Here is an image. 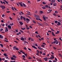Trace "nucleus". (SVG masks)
Segmentation results:
<instances>
[{"label": "nucleus", "instance_id": "1", "mask_svg": "<svg viewBox=\"0 0 62 62\" xmlns=\"http://www.w3.org/2000/svg\"><path fill=\"white\" fill-rule=\"evenodd\" d=\"M59 42L58 41H57V40H56L55 41H54L52 43V44H58V43Z\"/></svg>", "mask_w": 62, "mask_h": 62}, {"label": "nucleus", "instance_id": "2", "mask_svg": "<svg viewBox=\"0 0 62 62\" xmlns=\"http://www.w3.org/2000/svg\"><path fill=\"white\" fill-rule=\"evenodd\" d=\"M13 49L14 50H19V48H17L16 46H14Z\"/></svg>", "mask_w": 62, "mask_h": 62}, {"label": "nucleus", "instance_id": "3", "mask_svg": "<svg viewBox=\"0 0 62 62\" xmlns=\"http://www.w3.org/2000/svg\"><path fill=\"white\" fill-rule=\"evenodd\" d=\"M45 18H46V19H48V17H46L45 16H43V19H44V20L45 21H46V19H45Z\"/></svg>", "mask_w": 62, "mask_h": 62}, {"label": "nucleus", "instance_id": "4", "mask_svg": "<svg viewBox=\"0 0 62 62\" xmlns=\"http://www.w3.org/2000/svg\"><path fill=\"white\" fill-rule=\"evenodd\" d=\"M34 16L35 18H38V19H40V17L39 16L37 15H35Z\"/></svg>", "mask_w": 62, "mask_h": 62}, {"label": "nucleus", "instance_id": "5", "mask_svg": "<svg viewBox=\"0 0 62 62\" xmlns=\"http://www.w3.org/2000/svg\"><path fill=\"white\" fill-rule=\"evenodd\" d=\"M0 7L2 9H5V6L3 5H1L0 6Z\"/></svg>", "mask_w": 62, "mask_h": 62}, {"label": "nucleus", "instance_id": "6", "mask_svg": "<svg viewBox=\"0 0 62 62\" xmlns=\"http://www.w3.org/2000/svg\"><path fill=\"white\" fill-rule=\"evenodd\" d=\"M8 31V29L7 27H5V32H7Z\"/></svg>", "mask_w": 62, "mask_h": 62}, {"label": "nucleus", "instance_id": "7", "mask_svg": "<svg viewBox=\"0 0 62 62\" xmlns=\"http://www.w3.org/2000/svg\"><path fill=\"white\" fill-rule=\"evenodd\" d=\"M18 4H19V5H20L22 7H23V5L22 4V3H23V2H18Z\"/></svg>", "mask_w": 62, "mask_h": 62}, {"label": "nucleus", "instance_id": "8", "mask_svg": "<svg viewBox=\"0 0 62 62\" xmlns=\"http://www.w3.org/2000/svg\"><path fill=\"white\" fill-rule=\"evenodd\" d=\"M43 59L45 61H47V59H48L47 57H46L45 58H43Z\"/></svg>", "mask_w": 62, "mask_h": 62}, {"label": "nucleus", "instance_id": "9", "mask_svg": "<svg viewBox=\"0 0 62 62\" xmlns=\"http://www.w3.org/2000/svg\"><path fill=\"white\" fill-rule=\"evenodd\" d=\"M39 47H38V48L39 49H40V50H41V51H42V50H43V48H41V47L40 46H39Z\"/></svg>", "mask_w": 62, "mask_h": 62}, {"label": "nucleus", "instance_id": "10", "mask_svg": "<svg viewBox=\"0 0 62 62\" xmlns=\"http://www.w3.org/2000/svg\"><path fill=\"white\" fill-rule=\"evenodd\" d=\"M8 27L9 29H11V26L10 25H8Z\"/></svg>", "mask_w": 62, "mask_h": 62}, {"label": "nucleus", "instance_id": "11", "mask_svg": "<svg viewBox=\"0 0 62 62\" xmlns=\"http://www.w3.org/2000/svg\"><path fill=\"white\" fill-rule=\"evenodd\" d=\"M48 13H50V12H51V11H52V10L49 9L48 10Z\"/></svg>", "mask_w": 62, "mask_h": 62}, {"label": "nucleus", "instance_id": "12", "mask_svg": "<svg viewBox=\"0 0 62 62\" xmlns=\"http://www.w3.org/2000/svg\"><path fill=\"white\" fill-rule=\"evenodd\" d=\"M21 40L23 41H24V39L23 37H21Z\"/></svg>", "mask_w": 62, "mask_h": 62}, {"label": "nucleus", "instance_id": "13", "mask_svg": "<svg viewBox=\"0 0 62 62\" xmlns=\"http://www.w3.org/2000/svg\"><path fill=\"white\" fill-rule=\"evenodd\" d=\"M32 47H33V48H34V49H37V48L35 46H32Z\"/></svg>", "mask_w": 62, "mask_h": 62}, {"label": "nucleus", "instance_id": "14", "mask_svg": "<svg viewBox=\"0 0 62 62\" xmlns=\"http://www.w3.org/2000/svg\"><path fill=\"white\" fill-rule=\"evenodd\" d=\"M36 20H39L40 21H41V22H42V20L40 19V18L38 19L37 18H36Z\"/></svg>", "mask_w": 62, "mask_h": 62}, {"label": "nucleus", "instance_id": "15", "mask_svg": "<svg viewBox=\"0 0 62 62\" xmlns=\"http://www.w3.org/2000/svg\"><path fill=\"white\" fill-rule=\"evenodd\" d=\"M9 25H11V26H13V25H14V23H10L9 24Z\"/></svg>", "mask_w": 62, "mask_h": 62}, {"label": "nucleus", "instance_id": "16", "mask_svg": "<svg viewBox=\"0 0 62 62\" xmlns=\"http://www.w3.org/2000/svg\"><path fill=\"white\" fill-rule=\"evenodd\" d=\"M57 25H61V23H60V22H58V23L57 24Z\"/></svg>", "mask_w": 62, "mask_h": 62}, {"label": "nucleus", "instance_id": "17", "mask_svg": "<svg viewBox=\"0 0 62 62\" xmlns=\"http://www.w3.org/2000/svg\"><path fill=\"white\" fill-rule=\"evenodd\" d=\"M11 60H15V59L13 57H12L11 58Z\"/></svg>", "mask_w": 62, "mask_h": 62}, {"label": "nucleus", "instance_id": "18", "mask_svg": "<svg viewBox=\"0 0 62 62\" xmlns=\"http://www.w3.org/2000/svg\"><path fill=\"white\" fill-rule=\"evenodd\" d=\"M47 3L46 2H43V5H46L47 4Z\"/></svg>", "mask_w": 62, "mask_h": 62}, {"label": "nucleus", "instance_id": "19", "mask_svg": "<svg viewBox=\"0 0 62 62\" xmlns=\"http://www.w3.org/2000/svg\"><path fill=\"white\" fill-rule=\"evenodd\" d=\"M19 23H20V25H23V23H22V22H19Z\"/></svg>", "mask_w": 62, "mask_h": 62}, {"label": "nucleus", "instance_id": "20", "mask_svg": "<svg viewBox=\"0 0 62 62\" xmlns=\"http://www.w3.org/2000/svg\"><path fill=\"white\" fill-rule=\"evenodd\" d=\"M12 56L15 58H17V57H16V56L15 55H13Z\"/></svg>", "mask_w": 62, "mask_h": 62}, {"label": "nucleus", "instance_id": "21", "mask_svg": "<svg viewBox=\"0 0 62 62\" xmlns=\"http://www.w3.org/2000/svg\"><path fill=\"white\" fill-rule=\"evenodd\" d=\"M4 55L5 56H8V55H7V54L5 53L4 54Z\"/></svg>", "mask_w": 62, "mask_h": 62}, {"label": "nucleus", "instance_id": "22", "mask_svg": "<svg viewBox=\"0 0 62 62\" xmlns=\"http://www.w3.org/2000/svg\"><path fill=\"white\" fill-rule=\"evenodd\" d=\"M42 8L43 9H46V7L45 6H43L42 7Z\"/></svg>", "mask_w": 62, "mask_h": 62}, {"label": "nucleus", "instance_id": "23", "mask_svg": "<svg viewBox=\"0 0 62 62\" xmlns=\"http://www.w3.org/2000/svg\"><path fill=\"white\" fill-rule=\"evenodd\" d=\"M0 38L1 39H3V37L2 35H0Z\"/></svg>", "mask_w": 62, "mask_h": 62}, {"label": "nucleus", "instance_id": "24", "mask_svg": "<svg viewBox=\"0 0 62 62\" xmlns=\"http://www.w3.org/2000/svg\"><path fill=\"white\" fill-rule=\"evenodd\" d=\"M59 32H60V31H57V32L56 33H55V34H58L59 33Z\"/></svg>", "mask_w": 62, "mask_h": 62}, {"label": "nucleus", "instance_id": "25", "mask_svg": "<svg viewBox=\"0 0 62 62\" xmlns=\"http://www.w3.org/2000/svg\"><path fill=\"white\" fill-rule=\"evenodd\" d=\"M24 42L25 43H27V44H28V42H27L26 41H24Z\"/></svg>", "mask_w": 62, "mask_h": 62}, {"label": "nucleus", "instance_id": "26", "mask_svg": "<svg viewBox=\"0 0 62 62\" xmlns=\"http://www.w3.org/2000/svg\"><path fill=\"white\" fill-rule=\"evenodd\" d=\"M52 34L53 36H55V34H54V32H52Z\"/></svg>", "mask_w": 62, "mask_h": 62}, {"label": "nucleus", "instance_id": "27", "mask_svg": "<svg viewBox=\"0 0 62 62\" xmlns=\"http://www.w3.org/2000/svg\"><path fill=\"white\" fill-rule=\"evenodd\" d=\"M56 6V3H54L53 4V6Z\"/></svg>", "mask_w": 62, "mask_h": 62}, {"label": "nucleus", "instance_id": "28", "mask_svg": "<svg viewBox=\"0 0 62 62\" xmlns=\"http://www.w3.org/2000/svg\"><path fill=\"white\" fill-rule=\"evenodd\" d=\"M51 2H52V3H54L55 2V0H52L51 1Z\"/></svg>", "mask_w": 62, "mask_h": 62}, {"label": "nucleus", "instance_id": "29", "mask_svg": "<svg viewBox=\"0 0 62 62\" xmlns=\"http://www.w3.org/2000/svg\"><path fill=\"white\" fill-rule=\"evenodd\" d=\"M21 29H22V30H25V29H26V28H21Z\"/></svg>", "mask_w": 62, "mask_h": 62}, {"label": "nucleus", "instance_id": "30", "mask_svg": "<svg viewBox=\"0 0 62 62\" xmlns=\"http://www.w3.org/2000/svg\"><path fill=\"white\" fill-rule=\"evenodd\" d=\"M37 24L40 25V26H42V25L40 23H38Z\"/></svg>", "mask_w": 62, "mask_h": 62}, {"label": "nucleus", "instance_id": "31", "mask_svg": "<svg viewBox=\"0 0 62 62\" xmlns=\"http://www.w3.org/2000/svg\"><path fill=\"white\" fill-rule=\"evenodd\" d=\"M0 45L1 47H3V45L1 44H0Z\"/></svg>", "mask_w": 62, "mask_h": 62}, {"label": "nucleus", "instance_id": "32", "mask_svg": "<svg viewBox=\"0 0 62 62\" xmlns=\"http://www.w3.org/2000/svg\"><path fill=\"white\" fill-rule=\"evenodd\" d=\"M26 20L27 21H30V19L28 18H26Z\"/></svg>", "mask_w": 62, "mask_h": 62}, {"label": "nucleus", "instance_id": "33", "mask_svg": "<svg viewBox=\"0 0 62 62\" xmlns=\"http://www.w3.org/2000/svg\"><path fill=\"white\" fill-rule=\"evenodd\" d=\"M23 5L24 7H26V5L24 3H23Z\"/></svg>", "mask_w": 62, "mask_h": 62}, {"label": "nucleus", "instance_id": "34", "mask_svg": "<svg viewBox=\"0 0 62 62\" xmlns=\"http://www.w3.org/2000/svg\"><path fill=\"white\" fill-rule=\"evenodd\" d=\"M32 21L33 23H35V24L36 23V21H35L34 20H33Z\"/></svg>", "mask_w": 62, "mask_h": 62}, {"label": "nucleus", "instance_id": "35", "mask_svg": "<svg viewBox=\"0 0 62 62\" xmlns=\"http://www.w3.org/2000/svg\"><path fill=\"white\" fill-rule=\"evenodd\" d=\"M23 18L25 21V20H26V18L25 17H23Z\"/></svg>", "mask_w": 62, "mask_h": 62}, {"label": "nucleus", "instance_id": "36", "mask_svg": "<svg viewBox=\"0 0 62 62\" xmlns=\"http://www.w3.org/2000/svg\"><path fill=\"white\" fill-rule=\"evenodd\" d=\"M31 41H34V39H33L32 38H31Z\"/></svg>", "mask_w": 62, "mask_h": 62}, {"label": "nucleus", "instance_id": "37", "mask_svg": "<svg viewBox=\"0 0 62 62\" xmlns=\"http://www.w3.org/2000/svg\"><path fill=\"white\" fill-rule=\"evenodd\" d=\"M43 55L44 56L45 55H46V53H43Z\"/></svg>", "mask_w": 62, "mask_h": 62}, {"label": "nucleus", "instance_id": "38", "mask_svg": "<svg viewBox=\"0 0 62 62\" xmlns=\"http://www.w3.org/2000/svg\"><path fill=\"white\" fill-rule=\"evenodd\" d=\"M22 57H23V58H25V56L24 55H22Z\"/></svg>", "mask_w": 62, "mask_h": 62}, {"label": "nucleus", "instance_id": "39", "mask_svg": "<svg viewBox=\"0 0 62 62\" xmlns=\"http://www.w3.org/2000/svg\"><path fill=\"white\" fill-rule=\"evenodd\" d=\"M40 12L41 14H42V13H43V11H40Z\"/></svg>", "mask_w": 62, "mask_h": 62}, {"label": "nucleus", "instance_id": "40", "mask_svg": "<svg viewBox=\"0 0 62 62\" xmlns=\"http://www.w3.org/2000/svg\"><path fill=\"white\" fill-rule=\"evenodd\" d=\"M51 56L54 59V55H51Z\"/></svg>", "mask_w": 62, "mask_h": 62}, {"label": "nucleus", "instance_id": "41", "mask_svg": "<svg viewBox=\"0 0 62 62\" xmlns=\"http://www.w3.org/2000/svg\"><path fill=\"white\" fill-rule=\"evenodd\" d=\"M54 23H58V22L57 21H55L54 22Z\"/></svg>", "mask_w": 62, "mask_h": 62}, {"label": "nucleus", "instance_id": "42", "mask_svg": "<svg viewBox=\"0 0 62 62\" xmlns=\"http://www.w3.org/2000/svg\"><path fill=\"white\" fill-rule=\"evenodd\" d=\"M54 12L55 13H56V14L58 13V12L57 11H55Z\"/></svg>", "mask_w": 62, "mask_h": 62}, {"label": "nucleus", "instance_id": "43", "mask_svg": "<svg viewBox=\"0 0 62 62\" xmlns=\"http://www.w3.org/2000/svg\"><path fill=\"white\" fill-rule=\"evenodd\" d=\"M2 30H3V29L2 28H1L0 29V31H1H1H2Z\"/></svg>", "mask_w": 62, "mask_h": 62}, {"label": "nucleus", "instance_id": "44", "mask_svg": "<svg viewBox=\"0 0 62 62\" xmlns=\"http://www.w3.org/2000/svg\"><path fill=\"white\" fill-rule=\"evenodd\" d=\"M5 58L6 59H9V58H8V57H5Z\"/></svg>", "mask_w": 62, "mask_h": 62}, {"label": "nucleus", "instance_id": "45", "mask_svg": "<svg viewBox=\"0 0 62 62\" xmlns=\"http://www.w3.org/2000/svg\"><path fill=\"white\" fill-rule=\"evenodd\" d=\"M41 47H45V46L44 45H41Z\"/></svg>", "mask_w": 62, "mask_h": 62}, {"label": "nucleus", "instance_id": "46", "mask_svg": "<svg viewBox=\"0 0 62 62\" xmlns=\"http://www.w3.org/2000/svg\"><path fill=\"white\" fill-rule=\"evenodd\" d=\"M53 15H54V16H56V14H55V13H54V14H53Z\"/></svg>", "mask_w": 62, "mask_h": 62}, {"label": "nucleus", "instance_id": "47", "mask_svg": "<svg viewBox=\"0 0 62 62\" xmlns=\"http://www.w3.org/2000/svg\"><path fill=\"white\" fill-rule=\"evenodd\" d=\"M5 16V15L4 14H3L2 15V17H4V16Z\"/></svg>", "mask_w": 62, "mask_h": 62}, {"label": "nucleus", "instance_id": "48", "mask_svg": "<svg viewBox=\"0 0 62 62\" xmlns=\"http://www.w3.org/2000/svg\"><path fill=\"white\" fill-rule=\"evenodd\" d=\"M34 46H38V44H35L34 45Z\"/></svg>", "mask_w": 62, "mask_h": 62}, {"label": "nucleus", "instance_id": "49", "mask_svg": "<svg viewBox=\"0 0 62 62\" xmlns=\"http://www.w3.org/2000/svg\"><path fill=\"white\" fill-rule=\"evenodd\" d=\"M45 7H46V8H48V6L47 5H46L45 6Z\"/></svg>", "mask_w": 62, "mask_h": 62}, {"label": "nucleus", "instance_id": "50", "mask_svg": "<svg viewBox=\"0 0 62 62\" xmlns=\"http://www.w3.org/2000/svg\"><path fill=\"white\" fill-rule=\"evenodd\" d=\"M22 33H23V31L21 30H19Z\"/></svg>", "mask_w": 62, "mask_h": 62}, {"label": "nucleus", "instance_id": "51", "mask_svg": "<svg viewBox=\"0 0 62 62\" xmlns=\"http://www.w3.org/2000/svg\"><path fill=\"white\" fill-rule=\"evenodd\" d=\"M11 21H8L7 23H8H8H10V22H11Z\"/></svg>", "mask_w": 62, "mask_h": 62}, {"label": "nucleus", "instance_id": "52", "mask_svg": "<svg viewBox=\"0 0 62 62\" xmlns=\"http://www.w3.org/2000/svg\"><path fill=\"white\" fill-rule=\"evenodd\" d=\"M1 25H2V26H5V24H1Z\"/></svg>", "mask_w": 62, "mask_h": 62}, {"label": "nucleus", "instance_id": "53", "mask_svg": "<svg viewBox=\"0 0 62 62\" xmlns=\"http://www.w3.org/2000/svg\"><path fill=\"white\" fill-rule=\"evenodd\" d=\"M4 40L7 42H8V41L7 40Z\"/></svg>", "mask_w": 62, "mask_h": 62}, {"label": "nucleus", "instance_id": "54", "mask_svg": "<svg viewBox=\"0 0 62 62\" xmlns=\"http://www.w3.org/2000/svg\"><path fill=\"white\" fill-rule=\"evenodd\" d=\"M39 53H36V55H39Z\"/></svg>", "mask_w": 62, "mask_h": 62}, {"label": "nucleus", "instance_id": "55", "mask_svg": "<svg viewBox=\"0 0 62 62\" xmlns=\"http://www.w3.org/2000/svg\"><path fill=\"white\" fill-rule=\"evenodd\" d=\"M27 29L28 30H29V27H27Z\"/></svg>", "mask_w": 62, "mask_h": 62}, {"label": "nucleus", "instance_id": "56", "mask_svg": "<svg viewBox=\"0 0 62 62\" xmlns=\"http://www.w3.org/2000/svg\"><path fill=\"white\" fill-rule=\"evenodd\" d=\"M51 53L52 54V55H54V53H53V52H51Z\"/></svg>", "mask_w": 62, "mask_h": 62}, {"label": "nucleus", "instance_id": "57", "mask_svg": "<svg viewBox=\"0 0 62 62\" xmlns=\"http://www.w3.org/2000/svg\"><path fill=\"white\" fill-rule=\"evenodd\" d=\"M22 18H23V16H21V18H20L21 19V20H22V19H23Z\"/></svg>", "mask_w": 62, "mask_h": 62}, {"label": "nucleus", "instance_id": "58", "mask_svg": "<svg viewBox=\"0 0 62 62\" xmlns=\"http://www.w3.org/2000/svg\"><path fill=\"white\" fill-rule=\"evenodd\" d=\"M35 33L36 34H38V31H36L35 32Z\"/></svg>", "mask_w": 62, "mask_h": 62}, {"label": "nucleus", "instance_id": "59", "mask_svg": "<svg viewBox=\"0 0 62 62\" xmlns=\"http://www.w3.org/2000/svg\"><path fill=\"white\" fill-rule=\"evenodd\" d=\"M55 59L56 61H57V59H56V58H55Z\"/></svg>", "mask_w": 62, "mask_h": 62}, {"label": "nucleus", "instance_id": "60", "mask_svg": "<svg viewBox=\"0 0 62 62\" xmlns=\"http://www.w3.org/2000/svg\"><path fill=\"white\" fill-rule=\"evenodd\" d=\"M53 48H54V50H56V48L54 47H53Z\"/></svg>", "mask_w": 62, "mask_h": 62}, {"label": "nucleus", "instance_id": "61", "mask_svg": "<svg viewBox=\"0 0 62 62\" xmlns=\"http://www.w3.org/2000/svg\"><path fill=\"white\" fill-rule=\"evenodd\" d=\"M59 39L61 41H62V39H61V38H59Z\"/></svg>", "mask_w": 62, "mask_h": 62}, {"label": "nucleus", "instance_id": "62", "mask_svg": "<svg viewBox=\"0 0 62 62\" xmlns=\"http://www.w3.org/2000/svg\"><path fill=\"white\" fill-rule=\"evenodd\" d=\"M24 50H27V48L25 47H24Z\"/></svg>", "mask_w": 62, "mask_h": 62}, {"label": "nucleus", "instance_id": "63", "mask_svg": "<svg viewBox=\"0 0 62 62\" xmlns=\"http://www.w3.org/2000/svg\"><path fill=\"white\" fill-rule=\"evenodd\" d=\"M31 38H29V40L30 41V39L31 40Z\"/></svg>", "mask_w": 62, "mask_h": 62}, {"label": "nucleus", "instance_id": "64", "mask_svg": "<svg viewBox=\"0 0 62 62\" xmlns=\"http://www.w3.org/2000/svg\"><path fill=\"white\" fill-rule=\"evenodd\" d=\"M39 53H40V54H42V52H41V51H40Z\"/></svg>", "mask_w": 62, "mask_h": 62}]
</instances>
